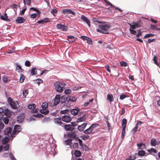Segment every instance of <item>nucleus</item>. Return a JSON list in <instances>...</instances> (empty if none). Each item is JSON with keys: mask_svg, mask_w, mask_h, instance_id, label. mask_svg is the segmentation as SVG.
Instances as JSON below:
<instances>
[{"mask_svg": "<svg viewBox=\"0 0 160 160\" xmlns=\"http://www.w3.org/2000/svg\"><path fill=\"white\" fill-rule=\"evenodd\" d=\"M26 9H27V8H24L23 9H22V10L20 12V13H19L20 15H23L25 13V11L26 10Z\"/></svg>", "mask_w": 160, "mask_h": 160, "instance_id": "54", "label": "nucleus"}, {"mask_svg": "<svg viewBox=\"0 0 160 160\" xmlns=\"http://www.w3.org/2000/svg\"><path fill=\"white\" fill-rule=\"evenodd\" d=\"M0 18L2 20H4L7 21H10V20L8 18H5L3 16V15H2L1 16Z\"/></svg>", "mask_w": 160, "mask_h": 160, "instance_id": "47", "label": "nucleus"}, {"mask_svg": "<svg viewBox=\"0 0 160 160\" xmlns=\"http://www.w3.org/2000/svg\"><path fill=\"white\" fill-rule=\"evenodd\" d=\"M36 70V69L35 68H33L31 69V74L32 75H33L37 74Z\"/></svg>", "mask_w": 160, "mask_h": 160, "instance_id": "36", "label": "nucleus"}, {"mask_svg": "<svg viewBox=\"0 0 160 160\" xmlns=\"http://www.w3.org/2000/svg\"><path fill=\"white\" fill-rule=\"evenodd\" d=\"M60 95L56 96L53 102V104L55 106L57 105L60 102Z\"/></svg>", "mask_w": 160, "mask_h": 160, "instance_id": "12", "label": "nucleus"}, {"mask_svg": "<svg viewBox=\"0 0 160 160\" xmlns=\"http://www.w3.org/2000/svg\"><path fill=\"white\" fill-rule=\"evenodd\" d=\"M28 90H25L23 91L22 92L23 95L26 98L27 95L28 94Z\"/></svg>", "mask_w": 160, "mask_h": 160, "instance_id": "48", "label": "nucleus"}, {"mask_svg": "<svg viewBox=\"0 0 160 160\" xmlns=\"http://www.w3.org/2000/svg\"><path fill=\"white\" fill-rule=\"evenodd\" d=\"M72 147L74 149H77L78 147V142H75L72 145Z\"/></svg>", "mask_w": 160, "mask_h": 160, "instance_id": "50", "label": "nucleus"}, {"mask_svg": "<svg viewBox=\"0 0 160 160\" xmlns=\"http://www.w3.org/2000/svg\"><path fill=\"white\" fill-rule=\"evenodd\" d=\"M31 1V0H23V3L25 5L27 4L28 5H30Z\"/></svg>", "mask_w": 160, "mask_h": 160, "instance_id": "42", "label": "nucleus"}, {"mask_svg": "<svg viewBox=\"0 0 160 160\" xmlns=\"http://www.w3.org/2000/svg\"><path fill=\"white\" fill-rule=\"evenodd\" d=\"M92 131V129L89 127V128L85 130L84 131V132L86 134H89L91 133Z\"/></svg>", "mask_w": 160, "mask_h": 160, "instance_id": "32", "label": "nucleus"}, {"mask_svg": "<svg viewBox=\"0 0 160 160\" xmlns=\"http://www.w3.org/2000/svg\"><path fill=\"white\" fill-rule=\"evenodd\" d=\"M9 140L8 138L7 137H5L2 141V143L3 144H5L7 143Z\"/></svg>", "mask_w": 160, "mask_h": 160, "instance_id": "29", "label": "nucleus"}, {"mask_svg": "<svg viewBox=\"0 0 160 160\" xmlns=\"http://www.w3.org/2000/svg\"><path fill=\"white\" fill-rule=\"evenodd\" d=\"M30 10H33V11H36L38 14V17H40V14L41 13V12L39 10H38L37 9V8H34L32 7L31 8H30Z\"/></svg>", "mask_w": 160, "mask_h": 160, "instance_id": "34", "label": "nucleus"}, {"mask_svg": "<svg viewBox=\"0 0 160 160\" xmlns=\"http://www.w3.org/2000/svg\"><path fill=\"white\" fill-rule=\"evenodd\" d=\"M12 131V128L10 127H8L5 129L4 131V133L5 135H7L10 133Z\"/></svg>", "mask_w": 160, "mask_h": 160, "instance_id": "23", "label": "nucleus"}, {"mask_svg": "<svg viewBox=\"0 0 160 160\" xmlns=\"http://www.w3.org/2000/svg\"><path fill=\"white\" fill-rule=\"evenodd\" d=\"M56 27L57 28L60 29L63 31H67L68 29V28L67 26L61 24H57L56 25Z\"/></svg>", "mask_w": 160, "mask_h": 160, "instance_id": "5", "label": "nucleus"}, {"mask_svg": "<svg viewBox=\"0 0 160 160\" xmlns=\"http://www.w3.org/2000/svg\"><path fill=\"white\" fill-rule=\"evenodd\" d=\"M79 110L78 108H76L72 110L71 111V112L72 115H76L78 113Z\"/></svg>", "mask_w": 160, "mask_h": 160, "instance_id": "20", "label": "nucleus"}, {"mask_svg": "<svg viewBox=\"0 0 160 160\" xmlns=\"http://www.w3.org/2000/svg\"><path fill=\"white\" fill-rule=\"evenodd\" d=\"M111 27V26L108 24H102L98 26L99 28L97 29V32L104 34H108L109 32L108 30Z\"/></svg>", "mask_w": 160, "mask_h": 160, "instance_id": "1", "label": "nucleus"}, {"mask_svg": "<svg viewBox=\"0 0 160 160\" xmlns=\"http://www.w3.org/2000/svg\"><path fill=\"white\" fill-rule=\"evenodd\" d=\"M62 121L68 123L71 121L72 118L68 116L64 115L62 117Z\"/></svg>", "mask_w": 160, "mask_h": 160, "instance_id": "8", "label": "nucleus"}, {"mask_svg": "<svg viewBox=\"0 0 160 160\" xmlns=\"http://www.w3.org/2000/svg\"><path fill=\"white\" fill-rule=\"evenodd\" d=\"M36 107V105L34 104H29L28 106V108L30 109H33Z\"/></svg>", "mask_w": 160, "mask_h": 160, "instance_id": "41", "label": "nucleus"}, {"mask_svg": "<svg viewBox=\"0 0 160 160\" xmlns=\"http://www.w3.org/2000/svg\"><path fill=\"white\" fill-rule=\"evenodd\" d=\"M9 146L8 144H7L6 145L4 148V149L5 151H8L9 149Z\"/></svg>", "mask_w": 160, "mask_h": 160, "instance_id": "56", "label": "nucleus"}, {"mask_svg": "<svg viewBox=\"0 0 160 160\" xmlns=\"http://www.w3.org/2000/svg\"><path fill=\"white\" fill-rule=\"evenodd\" d=\"M127 97V96L125 94H123L120 96V99L121 100H123Z\"/></svg>", "mask_w": 160, "mask_h": 160, "instance_id": "59", "label": "nucleus"}, {"mask_svg": "<svg viewBox=\"0 0 160 160\" xmlns=\"http://www.w3.org/2000/svg\"><path fill=\"white\" fill-rule=\"evenodd\" d=\"M65 85L62 82H56L54 84L55 89L57 92H62L65 89Z\"/></svg>", "mask_w": 160, "mask_h": 160, "instance_id": "2", "label": "nucleus"}, {"mask_svg": "<svg viewBox=\"0 0 160 160\" xmlns=\"http://www.w3.org/2000/svg\"><path fill=\"white\" fill-rule=\"evenodd\" d=\"M20 82H22L24 81L25 78L23 74H21L20 75Z\"/></svg>", "mask_w": 160, "mask_h": 160, "instance_id": "43", "label": "nucleus"}, {"mask_svg": "<svg viewBox=\"0 0 160 160\" xmlns=\"http://www.w3.org/2000/svg\"><path fill=\"white\" fill-rule=\"evenodd\" d=\"M147 151L153 155H154V154L157 153V151L155 149L153 148H151L150 149H148Z\"/></svg>", "mask_w": 160, "mask_h": 160, "instance_id": "21", "label": "nucleus"}, {"mask_svg": "<svg viewBox=\"0 0 160 160\" xmlns=\"http://www.w3.org/2000/svg\"><path fill=\"white\" fill-rule=\"evenodd\" d=\"M8 102L12 108L17 109L18 108V103L17 101H14L11 97H9L8 98Z\"/></svg>", "mask_w": 160, "mask_h": 160, "instance_id": "3", "label": "nucleus"}, {"mask_svg": "<svg viewBox=\"0 0 160 160\" xmlns=\"http://www.w3.org/2000/svg\"><path fill=\"white\" fill-rule=\"evenodd\" d=\"M68 111V110L66 109L63 110H62L61 111L60 113L62 114H64L65 113H67Z\"/></svg>", "mask_w": 160, "mask_h": 160, "instance_id": "62", "label": "nucleus"}, {"mask_svg": "<svg viewBox=\"0 0 160 160\" xmlns=\"http://www.w3.org/2000/svg\"><path fill=\"white\" fill-rule=\"evenodd\" d=\"M72 141V139L69 138L65 141V143L66 145H70L71 144V142Z\"/></svg>", "mask_w": 160, "mask_h": 160, "instance_id": "35", "label": "nucleus"}, {"mask_svg": "<svg viewBox=\"0 0 160 160\" xmlns=\"http://www.w3.org/2000/svg\"><path fill=\"white\" fill-rule=\"evenodd\" d=\"M81 19L82 21L85 22L89 27H90V21L86 16L83 15H82L81 16Z\"/></svg>", "mask_w": 160, "mask_h": 160, "instance_id": "11", "label": "nucleus"}, {"mask_svg": "<svg viewBox=\"0 0 160 160\" xmlns=\"http://www.w3.org/2000/svg\"><path fill=\"white\" fill-rule=\"evenodd\" d=\"M25 65L26 66L29 67L31 65V63L29 61H26L25 62Z\"/></svg>", "mask_w": 160, "mask_h": 160, "instance_id": "53", "label": "nucleus"}, {"mask_svg": "<svg viewBox=\"0 0 160 160\" xmlns=\"http://www.w3.org/2000/svg\"><path fill=\"white\" fill-rule=\"evenodd\" d=\"M16 70L18 72L20 73L23 71V70L22 68L18 64L17 65Z\"/></svg>", "mask_w": 160, "mask_h": 160, "instance_id": "27", "label": "nucleus"}, {"mask_svg": "<svg viewBox=\"0 0 160 160\" xmlns=\"http://www.w3.org/2000/svg\"><path fill=\"white\" fill-rule=\"evenodd\" d=\"M40 112L46 115L48 113L49 111L47 109H42L40 110Z\"/></svg>", "mask_w": 160, "mask_h": 160, "instance_id": "28", "label": "nucleus"}, {"mask_svg": "<svg viewBox=\"0 0 160 160\" xmlns=\"http://www.w3.org/2000/svg\"><path fill=\"white\" fill-rule=\"evenodd\" d=\"M86 40L87 41V42L88 43L90 44H92V40L90 38L88 37Z\"/></svg>", "mask_w": 160, "mask_h": 160, "instance_id": "58", "label": "nucleus"}, {"mask_svg": "<svg viewBox=\"0 0 160 160\" xmlns=\"http://www.w3.org/2000/svg\"><path fill=\"white\" fill-rule=\"evenodd\" d=\"M2 121L5 124H7L8 123L9 120L7 117H4L2 119Z\"/></svg>", "mask_w": 160, "mask_h": 160, "instance_id": "39", "label": "nucleus"}, {"mask_svg": "<svg viewBox=\"0 0 160 160\" xmlns=\"http://www.w3.org/2000/svg\"><path fill=\"white\" fill-rule=\"evenodd\" d=\"M77 99V98L74 96H70L66 98V100L68 102H75Z\"/></svg>", "mask_w": 160, "mask_h": 160, "instance_id": "13", "label": "nucleus"}, {"mask_svg": "<svg viewBox=\"0 0 160 160\" xmlns=\"http://www.w3.org/2000/svg\"><path fill=\"white\" fill-rule=\"evenodd\" d=\"M57 10L55 9H52L51 10V12L53 15V16H55L54 13H57Z\"/></svg>", "mask_w": 160, "mask_h": 160, "instance_id": "44", "label": "nucleus"}, {"mask_svg": "<svg viewBox=\"0 0 160 160\" xmlns=\"http://www.w3.org/2000/svg\"><path fill=\"white\" fill-rule=\"evenodd\" d=\"M75 155L77 157H79L81 156V152L78 150H76L74 152Z\"/></svg>", "mask_w": 160, "mask_h": 160, "instance_id": "33", "label": "nucleus"}, {"mask_svg": "<svg viewBox=\"0 0 160 160\" xmlns=\"http://www.w3.org/2000/svg\"><path fill=\"white\" fill-rule=\"evenodd\" d=\"M130 32L131 34L134 35H136L137 32L136 31L131 29V28L129 29Z\"/></svg>", "mask_w": 160, "mask_h": 160, "instance_id": "55", "label": "nucleus"}, {"mask_svg": "<svg viewBox=\"0 0 160 160\" xmlns=\"http://www.w3.org/2000/svg\"><path fill=\"white\" fill-rule=\"evenodd\" d=\"M132 24H134L136 28H138L141 27V25H140V22H133Z\"/></svg>", "mask_w": 160, "mask_h": 160, "instance_id": "40", "label": "nucleus"}, {"mask_svg": "<svg viewBox=\"0 0 160 160\" xmlns=\"http://www.w3.org/2000/svg\"><path fill=\"white\" fill-rule=\"evenodd\" d=\"M157 141L155 139L152 138L151 140V144L152 146H155L156 145Z\"/></svg>", "mask_w": 160, "mask_h": 160, "instance_id": "31", "label": "nucleus"}, {"mask_svg": "<svg viewBox=\"0 0 160 160\" xmlns=\"http://www.w3.org/2000/svg\"><path fill=\"white\" fill-rule=\"evenodd\" d=\"M21 126L18 125H15L13 132V133L15 134H17L21 130Z\"/></svg>", "mask_w": 160, "mask_h": 160, "instance_id": "7", "label": "nucleus"}, {"mask_svg": "<svg viewBox=\"0 0 160 160\" xmlns=\"http://www.w3.org/2000/svg\"><path fill=\"white\" fill-rule=\"evenodd\" d=\"M68 136L70 138H75L76 135L73 132H71L68 133Z\"/></svg>", "mask_w": 160, "mask_h": 160, "instance_id": "25", "label": "nucleus"}, {"mask_svg": "<svg viewBox=\"0 0 160 160\" xmlns=\"http://www.w3.org/2000/svg\"><path fill=\"white\" fill-rule=\"evenodd\" d=\"M50 22L49 19L48 18H44L43 19L39 20L37 22L38 23H44Z\"/></svg>", "mask_w": 160, "mask_h": 160, "instance_id": "14", "label": "nucleus"}, {"mask_svg": "<svg viewBox=\"0 0 160 160\" xmlns=\"http://www.w3.org/2000/svg\"><path fill=\"white\" fill-rule=\"evenodd\" d=\"M25 21V19L22 17H18L16 21L17 23H24Z\"/></svg>", "mask_w": 160, "mask_h": 160, "instance_id": "15", "label": "nucleus"}, {"mask_svg": "<svg viewBox=\"0 0 160 160\" xmlns=\"http://www.w3.org/2000/svg\"><path fill=\"white\" fill-rule=\"evenodd\" d=\"M98 124H93L90 127L92 129H93L98 127Z\"/></svg>", "mask_w": 160, "mask_h": 160, "instance_id": "49", "label": "nucleus"}, {"mask_svg": "<svg viewBox=\"0 0 160 160\" xmlns=\"http://www.w3.org/2000/svg\"><path fill=\"white\" fill-rule=\"evenodd\" d=\"M127 124V119L125 118L123 119L122 121V129H126Z\"/></svg>", "mask_w": 160, "mask_h": 160, "instance_id": "19", "label": "nucleus"}, {"mask_svg": "<svg viewBox=\"0 0 160 160\" xmlns=\"http://www.w3.org/2000/svg\"><path fill=\"white\" fill-rule=\"evenodd\" d=\"M85 116V115L84 114L83 115V117H81L78 118L77 120V122H79L84 121L86 119Z\"/></svg>", "mask_w": 160, "mask_h": 160, "instance_id": "26", "label": "nucleus"}, {"mask_svg": "<svg viewBox=\"0 0 160 160\" xmlns=\"http://www.w3.org/2000/svg\"><path fill=\"white\" fill-rule=\"evenodd\" d=\"M48 104L46 102H44L42 103V109H46L48 107Z\"/></svg>", "mask_w": 160, "mask_h": 160, "instance_id": "37", "label": "nucleus"}, {"mask_svg": "<svg viewBox=\"0 0 160 160\" xmlns=\"http://www.w3.org/2000/svg\"><path fill=\"white\" fill-rule=\"evenodd\" d=\"M153 60L154 63L157 65H158V62H157V57L155 56H154L153 58Z\"/></svg>", "mask_w": 160, "mask_h": 160, "instance_id": "61", "label": "nucleus"}, {"mask_svg": "<svg viewBox=\"0 0 160 160\" xmlns=\"http://www.w3.org/2000/svg\"><path fill=\"white\" fill-rule=\"evenodd\" d=\"M64 126L65 129L67 131H72L74 129L73 127L71 124H67L66 125L64 124Z\"/></svg>", "mask_w": 160, "mask_h": 160, "instance_id": "10", "label": "nucleus"}, {"mask_svg": "<svg viewBox=\"0 0 160 160\" xmlns=\"http://www.w3.org/2000/svg\"><path fill=\"white\" fill-rule=\"evenodd\" d=\"M24 119V116L23 113H20L18 114L17 118V120L18 123L22 122Z\"/></svg>", "mask_w": 160, "mask_h": 160, "instance_id": "6", "label": "nucleus"}, {"mask_svg": "<svg viewBox=\"0 0 160 160\" xmlns=\"http://www.w3.org/2000/svg\"><path fill=\"white\" fill-rule=\"evenodd\" d=\"M93 21L94 22H98L99 23H102L103 22L101 21H99L98 19L96 18H93L92 19Z\"/></svg>", "mask_w": 160, "mask_h": 160, "instance_id": "45", "label": "nucleus"}, {"mask_svg": "<svg viewBox=\"0 0 160 160\" xmlns=\"http://www.w3.org/2000/svg\"><path fill=\"white\" fill-rule=\"evenodd\" d=\"M54 122L59 125H61L62 127L64 126V123L61 122V119L60 118H56L54 119Z\"/></svg>", "mask_w": 160, "mask_h": 160, "instance_id": "9", "label": "nucleus"}, {"mask_svg": "<svg viewBox=\"0 0 160 160\" xmlns=\"http://www.w3.org/2000/svg\"><path fill=\"white\" fill-rule=\"evenodd\" d=\"M146 154V152L142 150L138 151V155L140 156H144Z\"/></svg>", "mask_w": 160, "mask_h": 160, "instance_id": "30", "label": "nucleus"}, {"mask_svg": "<svg viewBox=\"0 0 160 160\" xmlns=\"http://www.w3.org/2000/svg\"><path fill=\"white\" fill-rule=\"evenodd\" d=\"M104 2L108 5H110L111 7L114 8V6L113 5L107 0H104Z\"/></svg>", "mask_w": 160, "mask_h": 160, "instance_id": "52", "label": "nucleus"}, {"mask_svg": "<svg viewBox=\"0 0 160 160\" xmlns=\"http://www.w3.org/2000/svg\"><path fill=\"white\" fill-rule=\"evenodd\" d=\"M125 134V129H122L121 137L122 138H124Z\"/></svg>", "mask_w": 160, "mask_h": 160, "instance_id": "51", "label": "nucleus"}, {"mask_svg": "<svg viewBox=\"0 0 160 160\" xmlns=\"http://www.w3.org/2000/svg\"><path fill=\"white\" fill-rule=\"evenodd\" d=\"M120 64L122 67H126L127 65V63L126 62H121Z\"/></svg>", "mask_w": 160, "mask_h": 160, "instance_id": "57", "label": "nucleus"}, {"mask_svg": "<svg viewBox=\"0 0 160 160\" xmlns=\"http://www.w3.org/2000/svg\"><path fill=\"white\" fill-rule=\"evenodd\" d=\"M61 13L64 14H72L74 15H75V12L74 11H72L70 9L67 8L63 9L61 11Z\"/></svg>", "mask_w": 160, "mask_h": 160, "instance_id": "4", "label": "nucleus"}, {"mask_svg": "<svg viewBox=\"0 0 160 160\" xmlns=\"http://www.w3.org/2000/svg\"><path fill=\"white\" fill-rule=\"evenodd\" d=\"M5 115L7 116L10 117L12 115V112L8 109L5 110L4 111Z\"/></svg>", "mask_w": 160, "mask_h": 160, "instance_id": "17", "label": "nucleus"}, {"mask_svg": "<svg viewBox=\"0 0 160 160\" xmlns=\"http://www.w3.org/2000/svg\"><path fill=\"white\" fill-rule=\"evenodd\" d=\"M87 125V123H84L78 126V129L80 132L82 131Z\"/></svg>", "mask_w": 160, "mask_h": 160, "instance_id": "16", "label": "nucleus"}, {"mask_svg": "<svg viewBox=\"0 0 160 160\" xmlns=\"http://www.w3.org/2000/svg\"><path fill=\"white\" fill-rule=\"evenodd\" d=\"M77 39V38L73 36H69L67 37V39L70 42H74Z\"/></svg>", "mask_w": 160, "mask_h": 160, "instance_id": "22", "label": "nucleus"}, {"mask_svg": "<svg viewBox=\"0 0 160 160\" xmlns=\"http://www.w3.org/2000/svg\"><path fill=\"white\" fill-rule=\"evenodd\" d=\"M154 35L153 34H146L144 36V38H148L150 37H153Z\"/></svg>", "mask_w": 160, "mask_h": 160, "instance_id": "46", "label": "nucleus"}, {"mask_svg": "<svg viewBox=\"0 0 160 160\" xmlns=\"http://www.w3.org/2000/svg\"><path fill=\"white\" fill-rule=\"evenodd\" d=\"M138 129L137 128H136L134 127L132 130L131 132H132V134H134L136 131H137Z\"/></svg>", "mask_w": 160, "mask_h": 160, "instance_id": "64", "label": "nucleus"}, {"mask_svg": "<svg viewBox=\"0 0 160 160\" xmlns=\"http://www.w3.org/2000/svg\"><path fill=\"white\" fill-rule=\"evenodd\" d=\"M137 146L139 148V149H143L146 147L145 144L143 143H138Z\"/></svg>", "mask_w": 160, "mask_h": 160, "instance_id": "24", "label": "nucleus"}, {"mask_svg": "<svg viewBox=\"0 0 160 160\" xmlns=\"http://www.w3.org/2000/svg\"><path fill=\"white\" fill-rule=\"evenodd\" d=\"M150 26L152 29H155L157 31L160 30V28H158L156 26L151 25Z\"/></svg>", "mask_w": 160, "mask_h": 160, "instance_id": "38", "label": "nucleus"}, {"mask_svg": "<svg viewBox=\"0 0 160 160\" xmlns=\"http://www.w3.org/2000/svg\"><path fill=\"white\" fill-rule=\"evenodd\" d=\"M107 100L110 102H112L114 100L113 95L112 94H108L107 96Z\"/></svg>", "mask_w": 160, "mask_h": 160, "instance_id": "18", "label": "nucleus"}, {"mask_svg": "<svg viewBox=\"0 0 160 160\" xmlns=\"http://www.w3.org/2000/svg\"><path fill=\"white\" fill-rule=\"evenodd\" d=\"M71 91L70 89H67L65 90L64 92L66 94H68L71 93Z\"/></svg>", "mask_w": 160, "mask_h": 160, "instance_id": "63", "label": "nucleus"}, {"mask_svg": "<svg viewBox=\"0 0 160 160\" xmlns=\"http://www.w3.org/2000/svg\"><path fill=\"white\" fill-rule=\"evenodd\" d=\"M37 14L36 13H34L30 15V17L32 18H35L37 16Z\"/></svg>", "mask_w": 160, "mask_h": 160, "instance_id": "60", "label": "nucleus"}]
</instances>
